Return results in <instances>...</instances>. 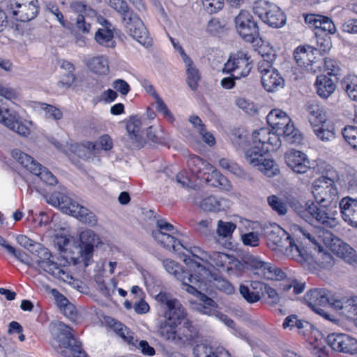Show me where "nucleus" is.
I'll list each match as a JSON object with an SVG mask.
<instances>
[{
    "instance_id": "obj_1",
    "label": "nucleus",
    "mask_w": 357,
    "mask_h": 357,
    "mask_svg": "<svg viewBox=\"0 0 357 357\" xmlns=\"http://www.w3.org/2000/svg\"><path fill=\"white\" fill-rule=\"evenodd\" d=\"M156 300L160 303L165 310L163 318L160 319V335L166 340H174L176 327L184 321L179 330H183V335L187 340H191L196 336L195 328L186 319L184 307L176 298L165 292H160Z\"/></svg>"
},
{
    "instance_id": "obj_2",
    "label": "nucleus",
    "mask_w": 357,
    "mask_h": 357,
    "mask_svg": "<svg viewBox=\"0 0 357 357\" xmlns=\"http://www.w3.org/2000/svg\"><path fill=\"white\" fill-rule=\"evenodd\" d=\"M312 193L314 204L319 208L317 214L318 222L330 228L336 227L338 221L329 215V207L335 206L338 200L337 189L334 181L325 176L319 178L314 183Z\"/></svg>"
},
{
    "instance_id": "obj_3",
    "label": "nucleus",
    "mask_w": 357,
    "mask_h": 357,
    "mask_svg": "<svg viewBox=\"0 0 357 357\" xmlns=\"http://www.w3.org/2000/svg\"><path fill=\"white\" fill-rule=\"evenodd\" d=\"M52 347L65 357H89L82 349V343L75 338L72 328L61 321L51 324Z\"/></svg>"
},
{
    "instance_id": "obj_4",
    "label": "nucleus",
    "mask_w": 357,
    "mask_h": 357,
    "mask_svg": "<svg viewBox=\"0 0 357 357\" xmlns=\"http://www.w3.org/2000/svg\"><path fill=\"white\" fill-rule=\"evenodd\" d=\"M36 258V266L44 272L63 282H70L73 278L65 270L66 265L54 261L51 252L38 243L31 252Z\"/></svg>"
},
{
    "instance_id": "obj_5",
    "label": "nucleus",
    "mask_w": 357,
    "mask_h": 357,
    "mask_svg": "<svg viewBox=\"0 0 357 357\" xmlns=\"http://www.w3.org/2000/svg\"><path fill=\"white\" fill-rule=\"evenodd\" d=\"M100 243V239L93 231L86 229L79 234V243L78 245H74L70 257V261L74 265L81 263L84 264L85 267L90 265L93 261V255L94 247Z\"/></svg>"
},
{
    "instance_id": "obj_6",
    "label": "nucleus",
    "mask_w": 357,
    "mask_h": 357,
    "mask_svg": "<svg viewBox=\"0 0 357 357\" xmlns=\"http://www.w3.org/2000/svg\"><path fill=\"white\" fill-rule=\"evenodd\" d=\"M263 234L267 239L268 245L276 246L277 248L284 252L288 257L290 256L294 249L300 252L298 246L294 243L288 233L276 223L265 225L262 228Z\"/></svg>"
},
{
    "instance_id": "obj_7",
    "label": "nucleus",
    "mask_w": 357,
    "mask_h": 357,
    "mask_svg": "<svg viewBox=\"0 0 357 357\" xmlns=\"http://www.w3.org/2000/svg\"><path fill=\"white\" fill-rule=\"evenodd\" d=\"M211 278L212 275L209 270L202 265H197L195 275L191 278V280L190 278L188 279L189 282L185 284L183 289L199 298L204 305L213 306L214 301L202 292L207 289L208 282H211Z\"/></svg>"
},
{
    "instance_id": "obj_8",
    "label": "nucleus",
    "mask_w": 357,
    "mask_h": 357,
    "mask_svg": "<svg viewBox=\"0 0 357 357\" xmlns=\"http://www.w3.org/2000/svg\"><path fill=\"white\" fill-rule=\"evenodd\" d=\"M156 225L158 229L152 231L153 238L165 249L180 254L185 248L181 242L174 236L178 231L172 224L164 219L158 220Z\"/></svg>"
},
{
    "instance_id": "obj_9",
    "label": "nucleus",
    "mask_w": 357,
    "mask_h": 357,
    "mask_svg": "<svg viewBox=\"0 0 357 357\" xmlns=\"http://www.w3.org/2000/svg\"><path fill=\"white\" fill-rule=\"evenodd\" d=\"M252 10L261 21L273 28H280L286 24L284 13L278 6L269 1L259 0L255 2Z\"/></svg>"
},
{
    "instance_id": "obj_10",
    "label": "nucleus",
    "mask_w": 357,
    "mask_h": 357,
    "mask_svg": "<svg viewBox=\"0 0 357 357\" xmlns=\"http://www.w3.org/2000/svg\"><path fill=\"white\" fill-rule=\"evenodd\" d=\"M12 156L23 167L38 176L45 183L50 185H54L57 183V179L53 174L29 155L20 149H15L12 151Z\"/></svg>"
},
{
    "instance_id": "obj_11",
    "label": "nucleus",
    "mask_w": 357,
    "mask_h": 357,
    "mask_svg": "<svg viewBox=\"0 0 357 357\" xmlns=\"http://www.w3.org/2000/svg\"><path fill=\"white\" fill-rule=\"evenodd\" d=\"M38 9V0H8L6 4V11L16 20L22 22L36 18Z\"/></svg>"
},
{
    "instance_id": "obj_12",
    "label": "nucleus",
    "mask_w": 357,
    "mask_h": 357,
    "mask_svg": "<svg viewBox=\"0 0 357 357\" xmlns=\"http://www.w3.org/2000/svg\"><path fill=\"white\" fill-rule=\"evenodd\" d=\"M336 297L331 291L326 289H313L305 294L304 299L307 305L314 311L326 319H331V315L320 307L330 305L335 307Z\"/></svg>"
},
{
    "instance_id": "obj_13",
    "label": "nucleus",
    "mask_w": 357,
    "mask_h": 357,
    "mask_svg": "<svg viewBox=\"0 0 357 357\" xmlns=\"http://www.w3.org/2000/svg\"><path fill=\"white\" fill-rule=\"evenodd\" d=\"M320 237L326 247L347 262L352 264L357 261L356 250L342 239L335 236L332 232H324Z\"/></svg>"
},
{
    "instance_id": "obj_14",
    "label": "nucleus",
    "mask_w": 357,
    "mask_h": 357,
    "mask_svg": "<svg viewBox=\"0 0 357 357\" xmlns=\"http://www.w3.org/2000/svg\"><path fill=\"white\" fill-rule=\"evenodd\" d=\"M236 29L241 37L248 43H252L259 36V29L251 13L241 10L235 17Z\"/></svg>"
},
{
    "instance_id": "obj_15",
    "label": "nucleus",
    "mask_w": 357,
    "mask_h": 357,
    "mask_svg": "<svg viewBox=\"0 0 357 357\" xmlns=\"http://www.w3.org/2000/svg\"><path fill=\"white\" fill-rule=\"evenodd\" d=\"M252 67L250 57L245 52L240 51L235 54L232 59H228L225 64L224 71L232 73L234 77L241 78L248 75Z\"/></svg>"
},
{
    "instance_id": "obj_16",
    "label": "nucleus",
    "mask_w": 357,
    "mask_h": 357,
    "mask_svg": "<svg viewBox=\"0 0 357 357\" xmlns=\"http://www.w3.org/2000/svg\"><path fill=\"white\" fill-rule=\"evenodd\" d=\"M129 35L144 46L151 45V39L142 20L133 13L122 22Z\"/></svg>"
},
{
    "instance_id": "obj_17",
    "label": "nucleus",
    "mask_w": 357,
    "mask_h": 357,
    "mask_svg": "<svg viewBox=\"0 0 357 357\" xmlns=\"http://www.w3.org/2000/svg\"><path fill=\"white\" fill-rule=\"evenodd\" d=\"M327 344L338 352L354 355L357 354V340L345 333H331L326 338Z\"/></svg>"
},
{
    "instance_id": "obj_18",
    "label": "nucleus",
    "mask_w": 357,
    "mask_h": 357,
    "mask_svg": "<svg viewBox=\"0 0 357 357\" xmlns=\"http://www.w3.org/2000/svg\"><path fill=\"white\" fill-rule=\"evenodd\" d=\"M142 122L137 116H132L126 125L128 134L123 138L125 146L129 149H140L144 146V140L139 135Z\"/></svg>"
},
{
    "instance_id": "obj_19",
    "label": "nucleus",
    "mask_w": 357,
    "mask_h": 357,
    "mask_svg": "<svg viewBox=\"0 0 357 357\" xmlns=\"http://www.w3.org/2000/svg\"><path fill=\"white\" fill-rule=\"evenodd\" d=\"M297 64L306 71L316 73L320 69V61L315 60L314 49L311 47H298L294 52Z\"/></svg>"
},
{
    "instance_id": "obj_20",
    "label": "nucleus",
    "mask_w": 357,
    "mask_h": 357,
    "mask_svg": "<svg viewBox=\"0 0 357 357\" xmlns=\"http://www.w3.org/2000/svg\"><path fill=\"white\" fill-rule=\"evenodd\" d=\"M305 22L310 28L315 29V35L333 34L336 32V27L332 20L326 16L310 13L304 15Z\"/></svg>"
},
{
    "instance_id": "obj_21",
    "label": "nucleus",
    "mask_w": 357,
    "mask_h": 357,
    "mask_svg": "<svg viewBox=\"0 0 357 357\" xmlns=\"http://www.w3.org/2000/svg\"><path fill=\"white\" fill-rule=\"evenodd\" d=\"M284 160L287 166L295 173H306L311 167V163L307 155L294 149L284 153Z\"/></svg>"
},
{
    "instance_id": "obj_22",
    "label": "nucleus",
    "mask_w": 357,
    "mask_h": 357,
    "mask_svg": "<svg viewBox=\"0 0 357 357\" xmlns=\"http://www.w3.org/2000/svg\"><path fill=\"white\" fill-rule=\"evenodd\" d=\"M206 261L217 270L227 273L231 271L233 266L237 267L240 264L239 261L234 256L220 252L209 253Z\"/></svg>"
},
{
    "instance_id": "obj_23",
    "label": "nucleus",
    "mask_w": 357,
    "mask_h": 357,
    "mask_svg": "<svg viewBox=\"0 0 357 357\" xmlns=\"http://www.w3.org/2000/svg\"><path fill=\"white\" fill-rule=\"evenodd\" d=\"M290 207L303 220L308 222L316 221L318 222L319 217H317V206L314 202L308 201L303 203L301 201L292 199L289 202Z\"/></svg>"
},
{
    "instance_id": "obj_24",
    "label": "nucleus",
    "mask_w": 357,
    "mask_h": 357,
    "mask_svg": "<svg viewBox=\"0 0 357 357\" xmlns=\"http://www.w3.org/2000/svg\"><path fill=\"white\" fill-rule=\"evenodd\" d=\"M255 143H259L264 148H267L268 152L277 150L280 146L278 136L270 132L268 128H261L252 132Z\"/></svg>"
},
{
    "instance_id": "obj_25",
    "label": "nucleus",
    "mask_w": 357,
    "mask_h": 357,
    "mask_svg": "<svg viewBox=\"0 0 357 357\" xmlns=\"http://www.w3.org/2000/svg\"><path fill=\"white\" fill-rule=\"evenodd\" d=\"M339 208L343 220L357 228V199L344 197L340 201Z\"/></svg>"
},
{
    "instance_id": "obj_26",
    "label": "nucleus",
    "mask_w": 357,
    "mask_h": 357,
    "mask_svg": "<svg viewBox=\"0 0 357 357\" xmlns=\"http://www.w3.org/2000/svg\"><path fill=\"white\" fill-rule=\"evenodd\" d=\"M197 265H199L197 263L193 264V271L188 272L181 269L179 265L173 260L166 259L163 261V266L165 269L170 274L174 275L178 280L181 282V289L185 287V284H188L189 282L188 279L189 278H192L195 275V271Z\"/></svg>"
},
{
    "instance_id": "obj_27",
    "label": "nucleus",
    "mask_w": 357,
    "mask_h": 357,
    "mask_svg": "<svg viewBox=\"0 0 357 357\" xmlns=\"http://www.w3.org/2000/svg\"><path fill=\"white\" fill-rule=\"evenodd\" d=\"M199 207L206 212L217 213L229 208V202L226 199L209 195L201 199Z\"/></svg>"
},
{
    "instance_id": "obj_28",
    "label": "nucleus",
    "mask_w": 357,
    "mask_h": 357,
    "mask_svg": "<svg viewBox=\"0 0 357 357\" xmlns=\"http://www.w3.org/2000/svg\"><path fill=\"white\" fill-rule=\"evenodd\" d=\"M188 167L192 174L202 180L207 171L213 170V166L204 160L198 155H190L188 160Z\"/></svg>"
},
{
    "instance_id": "obj_29",
    "label": "nucleus",
    "mask_w": 357,
    "mask_h": 357,
    "mask_svg": "<svg viewBox=\"0 0 357 357\" xmlns=\"http://www.w3.org/2000/svg\"><path fill=\"white\" fill-rule=\"evenodd\" d=\"M261 84L268 92H273L284 86V79L275 68L261 77Z\"/></svg>"
},
{
    "instance_id": "obj_30",
    "label": "nucleus",
    "mask_w": 357,
    "mask_h": 357,
    "mask_svg": "<svg viewBox=\"0 0 357 357\" xmlns=\"http://www.w3.org/2000/svg\"><path fill=\"white\" fill-rule=\"evenodd\" d=\"M264 284L260 282H253L250 287L241 284L239 292L242 297L250 303H254L260 301L261 298V291L263 290Z\"/></svg>"
},
{
    "instance_id": "obj_31",
    "label": "nucleus",
    "mask_w": 357,
    "mask_h": 357,
    "mask_svg": "<svg viewBox=\"0 0 357 357\" xmlns=\"http://www.w3.org/2000/svg\"><path fill=\"white\" fill-rule=\"evenodd\" d=\"M202 180L205 181L210 186L229 190L231 185L228 179L213 167V170L207 171Z\"/></svg>"
},
{
    "instance_id": "obj_32",
    "label": "nucleus",
    "mask_w": 357,
    "mask_h": 357,
    "mask_svg": "<svg viewBox=\"0 0 357 357\" xmlns=\"http://www.w3.org/2000/svg\"><path fill=\"white\" fill-rule=\"evenodd\" d=\"M314 85L317 93L324 99L331 96L336 89L334 81L325 75H318Z\"/></svg>"
},
{
    "instance_id": "obj_33",
    "label": "nucleus",
    "mask_w": 357,
    "mask_h": 357,
    "mask_svg": "<svg viewBox=\"0 0 357 357\" xmlns=\"http://www.w3.org/2000/svg\"><path fill=\"white\" fill-rule=\"evenodd\" d=\"M267 152L266 147H263L259 143H255L252 139L251 147L245 151V158L249 164L257 167L264 159V154Z\"/></svg>"
},
{
    "instance_id": "obj_34",
    "label": "nucleus",
    "mask_w": 357,
    "mask_h": 357,
    "mask_svg": "<svg viewBox=\"0 0 357 357\" xmlns=\"http://www.w3.org/2000/svg\"><path fill=\"white\" fill-rule=\"evenodd\" d=\"M335 308L341 310L342 313L347 317L351 318L357 316V296L343 297L342 298L336 297Z\"/></svg>"
},
{
    "instance_id": "obj_35",
    "label": "nucleus",
    "mask_w": 357,
    "mask_h": 357,
    "mask_svg": "<svg viewBox=\"0 0 357 357\" xmlns=\"http://www.w3.org/2000/svg\"><path fill=\"white\" fill-rule=\"evenodd\" d=\"M268 124L276 132H280L281 128L291 123L290 118L287 114L280 109H273L266 116Z\"/></svg>"
},
{
    "instance_id": "obj_36",
    "label": "nucleus",
    "mask_w": 357,
    "mask_h": 357,
    "mask_svg": "<svg viewBox=\"0 0 357 357\" xmlns=\"http://www.w3.org/2000/svg\"><path fill=\"white\" fill-rule=\"evenodd\" d=\"M102 20L105 24V27L99 29L96 31L95 34V40L100 45L114 48L116 46V42L114 40V33L109 28L111 26V24L107 20Z\"/></svg>"
},
{
    "instance_id": "obj_37",
    "label": "nucleus",
    "mask_w": 357,
    "mask_h": 357,
    "mask_svg": "<svg viewBox=\"0 0 357 357\" xmlns=\"http://www.w3.org/2000/svg\"><path fill=\"white\" fill-rule=\"evenodd\" d=\"M298 231L303 235L305 239H307L314 246V249L319 252H324V248L322 245L323 240L320 237L324 232H331L327 229H319L314 232V229L309 230L303 227H298Z\"/></svg>"
},
{
    "instance_id": "obj_38",
    "label": "nucleus",
    "mask_w": 357,
    "mask_h": 357,
    "mask_svg": "<svg viewBox=\"0 0 357 357\" xmlns=\"http://www.w3.org/2000/svg\"><path fill=\"white\" fill-rule=\"evenodd\" d=\"M184 249L181 250V252L180 254H178V255H182L185 257L183 261L190 266V272L193 271V264L197 263L199 264H201L200 263L194 261V259H190V257L192 256L193 258H197L202 261H206L208 259V255L204 251L202 250L198 247H192L190 249H187L185 246H184Z\"/></svg>"
},
{
    "instance_id": "obj_39",
    "label": "nucleus",
    "mask_w": 357,
    "mask_h": 357,
    "mask_svg": "<svg viewBox=\"0 0 357 357\" xmlns=\"http://www.w3.org/2000/svg\"><path fill=\"white\" fill-rule=\"evenodd\" d=\"M89 69L98 75H107L109 73V63L105 56H96L89 59L86 63Z\"/></svg>"
},
{
    "instance_id": "obj_40",
    "label": "nucleus",
    "mask_w": 357,
    "mask_h": 357,
    "mask_svg": "<svg viewBox=\"0 0 357 357\" xmlns=\"http://www.w3.org/2000/svg\"><path fill=\"white\" fill-rule=\"evenodd\" d=\"M277 132L282 135L284 140L289 144H300L303 140V135L295 128L291 121L287 123L284 128H281L280 132Z\"/></svg>"
},
{
    "instance_id": "obj_41",
    "label": "nucleus",
    "mask_w": 357,
    "mask_h": 357,
    "mask_svg": "<svg viewBox=\"0 0 357 357\" xmlns=\"http://www.w3.org/2000/svg\"><path fill=\"white\" fill-rule=\"evenodd\" d=\"M307 111L312 116L310 121L312 126H314L312 121V119L319 124H324L326 122V112L324 107L317 101L314 100L309 102Z\"/></svg>"
},
{
    "instance_id": "obj_42",
    "label": "nucleus",
    "mask_w": 357,
    "mask_h": 357,
    "mask_svg": "<svg viewBox=\"0 0 357 357\" xmlns=\"http://www.w3.org/2000/svg\"><path fill=\"white\" fill-rule=\"evenodd\" d=\"M106 3L120 15L122 22L134 13L126 0H106Z\"/></svg>"
},
{
    "instance_id": "obj_43",
    "label": "nucleus",
    "mask_w": 357,
    "mask_h": 357,
    "mask_svg": "<svg viewBox=\"0 0 357 357\" xmlns=\"http://www.w3.org/2000/svg\"><path fill=\"white\" fill-rule=\"evenodd\" d=\"M68 244L69 239L64 236H56L54 240V246L61 252V253H62V256H63L65 259L63 264H65L66 266L67 264H70L72 262L70 261V257H73L72 254L74 250V245L69 248H66Z\"/></svg>"
},
{
    "instance_id": "obj_44",
    "label": "nucleus",
    "mask_w": 357,
    "mask_h": 357,
    "mask_svg": "<svg viewBox=\"0 0 357 357\" xmlns=\"http://www.w3.org/2000/svg\"><path fill=\"white\" fill-rule=\"evenodd\" d=\"M341 86L351 100L357 101V76L345 77L341 82Z\"/></svg>"
},
{
    "instance_id": "obj_45",
    "label": "nucleus",
    "mask_w": 357,
    "mask_h": 357,
    "mask_svg": "<svg viewBox=\"0 0 357 357\" xmlns=\"http://www.w3.org/2000/svg\"><path fill=\"white\" fill-rule=\"evenodd\" d=\"M260 276L267 280H280L286 277V274L275 266L266 263Z\"/></svg>"
},
{
    "instance_id": "obj_46",
    "label": "nucleus",
    "mask_w": 357,
    "mask_h": 357,
    "mask_svg": "<svg viewBox=\"0 0 357 357\" xmlns=\"http://www.w3.org/2000/svg\"><path fill=\"white\" fill-rule=\"evenodd\" d=\"M1 120L5 126L20 135L27 136L29 134V129L25 125L11 116L6 117L5 115H2Z\"/></svg>"
},
{
    "instance_id": "obj_47",
    "label": "nucleus",
    "mask_w": 357,
    "mask_h": 357,
    "mask_svg": "<svg viewBox=\"0 0 357 357\" xmlns=\"http://www.w3.org/2000/svg\"><path fill=\"white\" fill-rule=\"evenodd\" d=\"M313 131L317 138L324 142H330L335 139V132L334 128H324L323 124L312 126Z\"/></svg>"
},
{
    "instance_id": "obj_48",
    "label": "nucleus",
    "mask_w": 357,
    "mask_h": 357,
    "mask_svg": "<svg viewBox=\"0 0 357 357\" xmlns=\"http://www.w3.org/2000/svg\"><path fill=\"white\" fill-rule=\"evenodd\" d=\"M236 227V225L231 222H224L220 220L218 222L216 232L220 238L228 239L231 237Z\"/></svg>"
},
{
    "instance_id": "obj_49",
    "label": "nucleus",
    "mask_w": 357,
    "mask_h": 357,
    "mask_svg": "<svg viewBox=\"0 0 357 357\" xmlns=\"http://www.w3.org/2000/svg\"><path fill=\"white\" fill-rule=\"evenodd\" d=\"M259 169L268 177L277 175L280 170L278 166L273 160L264 159L260 165H257Z\"/></svg>"
},
{
    "instance_id": "obj_50",
    "label": "nucleus",
    "mask_w": 357,
    "mask_h": 357,
    "mask_svg": "<svg viewBox=\"0 0 357 357\" xmlns=\"http://www.w3.org/2000/svg\"><path fill=\"white\" fill-rule=\"evenodd\" d=\"M342 133L345 141L351 147L357 151V126H346L342 129Z\"/></svg>"
},
{
    "instance_id": "obj_51",
    "label": "nucleus",
    "mask_w": 357,
    "mask_h": 357,
    "mask_svg": "<svg viewBox=\"0 0 357 357\" xmlns=\"http://www.w3.org/2000/svg\"><path fill=\"white\" fill-rule=\"evenodd\" d=\"M187 83L192 91H195L197 88L198 82L200 76L198 70L195 66L188 67L187 69Z\"/></svg>"
},
{
    "instance_id": "obj_52",
    "label": "nucleus",
    "mask_w": 357,
    "mask_h": 357,
    "mask_svg": "<svg viewBox=\"0 0 357 357\" xmlns=\"http://www.w3.org/2000/svg\"><path fill=\"white\" fill-rule=\"evenodd\" d=\"M8 252L10 255H13V257H15L17 260H19L22 264L29 267H35L34 264L29 260V256L24 251L16 249L12 246L11 248H8Z\"/></svg>"
},
{
    "instance_id": "obj_53",
    "label": "nucleus",
    "mask_w": 357,
    "mask_h": 357,
    "mask_svg": "<svg viewBox=\"0 0 357 357\" xmlns=\"http://www.w3.org/2000/svg\"><path fill=\"white\" fill-rule=\"evenodd\" d=\"M214 350L206 344H200L193 348L195 357H213Z\"/></svg>"
},
{
    "instance_id": "obj_54",
    "label": "nucleus",
    "mask_w": 357,
    "mask_h": 357,
    "mask_svg": "<svg viewBox=\"0 0 357 357\" xmlns=\"http://www.w3.org/2000/svg\"><path fill=\"white\" fill-rule=\"evenodd\" d=\"M268 203L272 209L277 211L278 214L284 215L287 213L286 205L277 196H269Z\"/></svg>"
},
{
    "instance_id": "obj_55",
    "label": "nucleus",
    "mask_w": 357,
    "mask_h": 357,
    "mask_svg": "<svg viewBox=\"0 0 357 357\" xmlns=\"http://www.w3.org/2000/svg\"><path fill=\"white\" fill-rule=\"evenodd\" d=\"M204 9L210 14L215 13L224 6V0H202Z\"/></svg>"
},
{
    "instance_id": "obj_56",
    "label": "nucleus",
    "mask_w": 357,
    "mask_h": 357,
    "mask_svg": "<svg viewBox=\"0 0 357 357\" xmlns=\"http://www.w3.org/2000/svg\"><path fill=\"white\" fill-rule=\"evenodd\" d=\"M155 100L156 104V109L160 112L163 117L169 121H173L174 116L172 112L169 110L164 101L160 98L158 94L155 95Z\"/></svg>"
},
{
    "instance_id": "obj_57",
    "label": "nucleus",
    "mask_w": 357,
    "mask_h": 357,
    "mask_svg": "<svg viewBox=\"0 0 357 357\" xmlns=\"http://www.w3.org/2000/svg\"><path fill=\"white\" fill-rule=\"evenodd\" d=\"M242 242L245 245L257 247L259 245V235L257 232L250 231L241 235Z\"/></svg>"
},
{
    "instance_id": "obj_58",
    "label": "nucleus",
    "mask_w": 357,
    "mask_h": 357,
    "mask_svg": "<svg viewBox=\"0 0 357 357\" xmlns=\"http://www.w3.org/2000/svg\"><path fill=\"white\" fill-rule=\"evenodd\" d=\"M45 8L47 10H48L50 13L56 17V19L59 21L63 27H66V22L63 19V15L55 3L51 1L47 2L46 3Z\"/></svg>"
},
{
    "instance_id": "obj_59",
    "label": "nucleus",
    "mask_w": 357,
    "mask_h": 357,
    "mask_svg": "<svg viewBox=\"0 0 357 357\" xmlns=\"http://www.w3.org/2000/svg\"><path fill=\"white\" fill-rule=\"evenodd\" d=\"M318 34L317 37V45L319 47V51L323 52H328L332 47L331 39L329 35Z\"/></svg>"
},
{
    "instance_id": "obj_60",
    "label": "nucleus",
    "mask_w": 357,
    "mask_h": 357,
    "mask_svg": "<svg viewBox=\"0 0 357 357\" xmlns=\"http://www.w3.org/2000/svg\"><path fill=\"white\" fill-rule=\"evenodd\" d=\"M247 263L249 264L250 268L254 271L255 274L260 276L264 266H266V263L259 258L255 257L254 256H251L248 258Z\"/></svg>"
},
{
    "instance_id": "obj_61",
    "label": "nucleus",
    "mask_w": 357,
    "mask_h": 357,
    "mask_svg": "<svg viewBox=\"0 0 357 357\" xmlns=\"http://www.w3.org/2000/svg\"><path fill=\"white\" fill-rule=\"evenodd\" d=\"M109 324L121 338L125 337L126 334H129L130 330L124 324L114 319H111Z\"/></svg>"
},
{
    "instance_id": "obj_62",
    "label": "nucleus",
    "mask_w": 357,
    "mask_h": 357,
    "mask_svg": "<svg viewBox=\"0 0 357 357\" xmlns=\"http://www.w3.org/2000/svg\"><path fill=\"white\" fill-rule=\"evenodd\" d=\"M16 241L17 243H19L21 246L28 250L30 252H31V251L35 248V245L38 244L37 242H35L34 241L29 238L28 236L25 235L17 236Z\"/></svg>"
},
{
    "instance_id": "obj_63",
    "label": "nucleus",
    "mask_w": 357,
    "mask_h": 357,
    "mask_svg": "<svg viewBox=\"0 0 357 357\" xmlns=\"http://www.w3.org/2000/svg\"><path fill=\"white\" fill-rule=\"evenodd\" d=\"M214 286L219 290L226 293L231 294L234 291V287L227 280L225 279H216L214 282Z\"/></svg>"
},
{
    "instance_id": "obj_64",
    "label": "nucleus",
    "mask_w": 357,
    "mask_h": 357,
    "mask_svg": "<svg viewBox=\"0 0 357 357\" xmlns=\"http://www.w3.org/2000/svg\"><path fill=\"white\" fill-rule=\"evenodd\" d=\"M112 86L123 96L127 95L130 90L129 84L125 80L121 79L115 80L112 84Z\"/></svg>"
}]
</instances>
